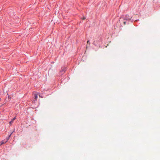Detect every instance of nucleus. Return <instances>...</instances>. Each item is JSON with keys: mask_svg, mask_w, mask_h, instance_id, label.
Returning <instances> with one entry per match:
<instances>
[{"mask_svg": "<svg viewBox=\"0 0 160 160\" xmlns=\"http://www.w3.org/2000/svg\"><path fill=\"white\" fill-rule=\"evenodd\" d=\"M66 68H64L63 69H62L61 71H60V72L62 73V74H63L65 71H66Z\"/></svg>", "mask_w": 160, "mask_h": 160, "instance_id": "obj_1", "label": "nucleus"}, {"mask_svg": "<svg viewBox=\"0 0 160 160\" xmlns=\"http://www.w3.org/2000/svg\"><path fill=\"white\" fill-rule=\"evenodd\" d=\"M34 101H36L37 100V99L38 98V95L36 94H34Z\"/></svg>", "mask_w": 160, "mask_h": 160, "instance_id": "obj_2", "label": "nucleus"}, {"mask_svg": "<svg viewBox=\"0 0 160 160\" xmlns=\"http://www.w3.org/2000/svg\"><path fill=\"white\" fill-rule=\"evenodd\" d=\"M16 117H14L9 122L10 124H11L13 122V121L16 119Z\"/></svg>", "mask_w": 160, "mask_h": 160, "instance_id": "obj_3", "label": "nucleus"}, {"mask_svg": "<svg viewBox=\"0 0 160 160\" xmlns=\"http://www.w3.org/2000/svg\"><path fill=\"white\" fill-rule=\"evenodd\" d=\"M7 140L5 142H4V141H2L1 142V144H0V145H2V144H4V143H5L7 142Z\"/></svg>", "mask_w": 160, "mask_h": 160, "instance_id": "obj_4", "label": "nucleus"}, {"mask_svg": "<svg viewBox=\"0 0 160 160\" xmlns=\"http://www.w3.org/2000/svg\"><path fill=\"white\" fill-rule=\"evenodd\" d=\"M85 19H86V18L85 17H83V18H82V19L83 20H85Z\"/></svg>", "mask_w": 160, "mask_h": 160, "instance_id": "obj_5", "label": "nucleus"}, {"mask_svg": "<svg viewBox=\"0 0 160 160\" xmlns=\"http://www.w3.org/2000/svg\"><path fill=\"white\" fill-rule=\"evenodd\" d=\"M87 42L88 43H89V41H88Z\"/></svg>", "mask_w": 160, "mask_h": 160, "instance_id": "obj_6", "label": "nucleus"}, {"mask_svg": "<svg viewBox=\"0 0 160 160\" xmlns=\"http://www.w3.org/2000/svg\"><path fill=\"white\" fill-rule=\"evenodd\" d=\"M123 23H124V24H126V22H123Z\"/></svg>", "mask_w": 160, "mask_h": 160, "instance_id": "obj_7", "label": "nucleus"}, {"mask_svg": "<svg viewBox=\"0 0 160 160\" xmlns=\"http://www.w3.org/2000/svg\"><path fill=\"white\" fill-rule=\"evenodd\" d=\"M1 98H0V100H1Z\"/></svg>", "mask_w": 160, "mask_h": 160, "instance_id": "obj_8", "label": "nucleus"}]
</instances>
